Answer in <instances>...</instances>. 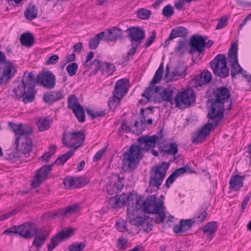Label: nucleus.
<instances>
[{
	"instance_id": "1",
	"label": "nucleus",
	"mask_w": 251,
	"mask_h": 251,
	"mask_svg": "<svg viewBox=\"0 0 251 251\" xmlns=\"http://www.w3.org/2000/svg\"><path fill=\"white\" fill-rule=\"evenodd\" d=\"M157 137L155 135L151 136H141L137 139L139 145L133 144L123 154L122 169L125 172H131L139 164L143 157L142 151H150L156 146Z\"/></svg>"
},
{
	"instance_id": "2",
	"label": "nucleus",
	"mask_w": 251,
	"mask_h": 251,
	"mask_svg": "<svg viewBox=\"0 0 251 251\" xmlns=\"http://www.w3.org/2000/svg\"><path fill=\"white\" fill-rule=\"evenodd\" d=\"M34 74L32 72L25 71L22 80L14 82L12 92L15 98H22L25 103L33 101L35 97L36 91L34 85Z\"/></svg>"
},
{
	"instance_id": "3",
	"label": "nucleus",
	"mask_w": 251,
	"mask_h": 251,
	"mask_svg": "<svg viewBox=\"0 0 251 251\" xmlns=\"http://www.w3.org/2000/svg\"><path fill=\"white\" fill-rule=\"evenodd\" d=\"M215 99L212 100L211 108L208 111V117L215 120V126H217L224 118V103L230 97V92L225 86L217 87L213 93Z\"/></svg>"
},
{
	"instance_id": "4",
	"label": "nucleus",
	"mask_w": 251,
	"mask_h": 251,
	"mask_svg": "<svg viewBox=\"0 0 251 251\" xmlns=\"http://www.w3.org/2000/svg\"><path fill=\"white\" fill-rule=\"evenodd\" d=\"M144 211L148 213L155 214V222L163 223L166 218L165 206L161 201H156L155 195H150L143 202Z\"/></svg>"
},
{
	"instance_id": "5",
	"label": "nucleus",
	"mask_w": 251,
	"mask_h": 251,
	"mask_svg": "<svg viewBox=\"0 0 251 251\" xmlns=\"http://www.w3.org/2000/svg\"><path fill=\"white\" fill-rule=\"evenodd\" d=\"M169 166V163L165 162L153 166L150 172V185L159 188L165 178Z\"/></svg>"
},
{
	"instance_id": "6",
	"label": "nucleus",
	"mask_w": 251,
	"mask_h": 251,
	"mask_svg": "<svg viewBox=\"0 0 251 251\" xmlns=\"http://www.w3.org/2000/svg\"><path fill=\"white\" fill-rule=\"evenodd\" d=\"M210 67L213 73L221 78L229 75V70L227 67V60L225 55L218 54L210 62Z\"/></svg>"
},
{
	"instance_id": "7",
	"label": "nucleus",
	"mask_w": 251,
	"mask_h": 251,
	"mask_svg": "<svg viewBox=\"0 0 251 251\" xmlns=\"http://www.w3.org/2000/svg\"><path fill=\"white\" fill-rule=\"evenodd\" d=\"M85 140V134L82 131L63 133L62 142L64 146L77 150L82 145Z\"/></svg>"
},
{
	"instance_id": "8",
	"label": "nucleus",
	"mask_w": 251,
	"mask_h": 251,
	"mask_svg": "<svg viewBox=\"0 0 251 251\" xmlns=\"http://www.w3.org/2000/svg\"><path fill=\"white\" fill-rule=\"evenodd\" d=\"M195 100V91L192 88L187 89L181 93L178 92L175 96L176 107L181 109L188 107Z\"/></svg>"
},
{
	"instance_id": "9",
	"label": "nucleus",
	"mask_w": 251,
	"mask_h": 251,
	"mask_svg": "<svg viewBox=\"0 0 251 251\" xmlns=\"http://www.w3.org/2000/svg\"><path fill=\"white\" fill-rule=\"evenodd\" d=\"M34 87L36 84H39L47 89H52L56 84L55 75L50 71L42 72L39 73L37 77L34 75Z\"/></svg>"
},
{
	"instance_id": "10",
	"label": "nucleus",
	"mask_w": 251,
	"mask_h": 251,
	"mask_svg": "<svg viewBox=\"0 0 251 251\" xmlns=\"http://www.w3.org/2000/svg\"><path fill=\"white\" fill-rule=\"evenodd\" d=\"M238 48L236 43H233L231 45L228 52V62L229 66L231 67L230 74L232 78L236 77L237 74L243 71V68L238 63Z\"/></svg>"
},
{
	"instance_id": "11",
	"label": "nucleus",
	"mask_w": 251,
	"mask_h": 251,
	"mask_svg": "<svg viewBox=\"0 0 251 251\" xmlns=\"http://www.w3.org/2000/svg\"><path fill=\"white\" fill-rule=\"evenodd\" d=\"M14 145L17 152L24 154L29 153L32 150V141L28 136H18L16 137Z\"/></svg>"
},
{
	"instance_id": "12",
	"label": "nucleus",
	"mask_w": 251,
	"mask_h": 251,
	"mask_svg": "<svg viewBox=\"0 0 251 251\" xmlns=\"http://www.w3.org/2000/svg\"><path fill=\"white\" fill-rule=\"evenodd\" d=\"M53 165L54 164L44 165L36 172V174L31 180V185L32 188H35L39 187L43 181L47 179Z\"/></svg>"
},
{
	"instance_id": "13",
	"label": "nucleus",
	"mask_w": 251,
	"mask_h": 251,
	"mask_svg": "<svg viewBox=\"0 0 251 251\" xmlns=\"http://www.w3.org/2000/svg\"><path fill=\"white\" fill-rule=\"evenodd\" d=\"M162 90V86H156L151 85L147 87L142 94V96L146 99L147 101H154L155 102H160L162 100H158L163 96V93L161 92Z\"/></svg>"
},
{
	"instance_id": "14",
	"label": "nucleus",
	"mask_w": 251,
	"mask_h": 251,
	"mask_svg": "<svg viewBox=\"0 0 251 251\" xmlns=\"http://www.w3.org/2000/svg\"><path fill=\"white\" fill-rule=\"evenodd\" d=\"M73 229L69 228L62 230L53 236L51 239L50 242L48 245V251H52L64 240L70 238L73 235Z\"/></svg>"
},
{
	"instance_id": "15",
	"label": "nucleus",
	"mask_w": 251,
	"mask_h": 251,
	"mask_svg": "<svg viewBox=\"0 0 251 251\" xmlns=\"http://www.w3.org/2000/svg\"><path fill=\"white\" fill-rule=\"evenodd\" d=\"M206 39L199 35H194L190 39V53L194 52H202L205 47Z\"/></svg>"
},
{
	"instance_id": "16",
	"label": "nucleus",
	"mask_w": 251,
	"mask_h": 251,
	"mask_svg": "<svg viewBox=\"0 0 251 251\" xmlns=\"http://www.w3.org/2000/svg\"><path fill=\"white\" fill-rule=\"evenodd\" d=\"M128 37L131 43L141 44L145 37V31L138 26H132L127 28Z\"/></svg>"
},
{
	"instance_id": "17",
	"label": "nucleus",
	"mask_w": 251,
	"mask_h": 251,
	"mask_svg": "<svg viewBox=\"0 0 251 251\" xmlns=\"http://www.w3.org/2000/svg\"><path fill=\"white\" fill-rule=\"evenodd\" d=\"M123 180V177H121L119 174L114 175L112 176V180L107 187V193L112 195L120 192L124 186Z\"/></svg>"
},
{
	"instance_id": "18",
	"label": "nucleus",
	"mask_w": 251,
	"mask_h": 251,
	"mask_svg": "<svg viewBox=\"0 0 251 251\" xmlns=\"http://www.w3.org/2000/svg\"><path fill=\"white\" fill-rule=\"evenodd\" d=\"M213 126L216 127L215 123L213 124L208 123L201 129L198 130L192 137L193 143L198 144L204 141L206 137L210 134Z\"/></svg>"
},
{
	"instance_id": "19",
	"label": "nucleus",
	"mask_w": 251,
	"mask_h": 251,
	"mask_svg": "<svg viewBox=\"0 0 251 251\" xmlns=\"http://www.w3.org/2000/svg\"><path fill=\"white\" fill-rule=\"evenodd\" d=\"M8 126L16 135H19V136H27L33 132L32 127L27 124H16L12 122H9Z\"/></svg>"
},
{
	"instance_id": "20",
	"label": "nucleus",
	"mask_w": 251,
	"mask_h": 251,
	"mask_svg": "<svg viewBox=\"0 0 251 251\" xmlns=\"http://www.w3.org/2000/svg\"><path fill=\"white\" fill-rule=\"evenodd\" d=\"M36 232L37 228L31 223H26L19 226H17V232L21 236L25 239H30L33 237L34 234L32 231Z\"/></svg>"
},
{
	"instance_id": "21",
	"label": "nucleus",
	"mask_w": 251,
	"mask_h": 251,
	"mask_svg": "<svg viewBox=\"0 0 251 251\" xmlns=\"http://www.w3.org/2000/svg\"><path fill=\"white\" fill-rule=\"evenodd\" d=\"M128 81L126 79H121L116 83L112 94L116 95L124 98L128 91Z\"/></svg>"
},
{
	"instance_id": "22",
	"label": "nucleus",
	"mask_w": 251,
	"mask_h": 251,
	"mask_svg": "<svg viewBox=\"0 0 251 251\" xmlns=\"http://www.w3.org/2000/svg\"><path fill=\"white\" fill-rule=\"evenodd\" d=\"M64 97L62 91H50L45 93L43 97L44 101L50 105L59 101Z\"/></svg>"
},
{
	"instance_id": "23",
	"label": "nucleus",
	"mask_w": 251,
	"mask_h": 251,
	"mask_svg": "<svg viewBox=\"0 0 251 251\" xmlns=\"http://www.w3.org/2000/svg\"><path fill=\"white\" fill-rule=\"evenodd\" d=\"M163 93V96L161 98L158 99L159 100L166 101L170 102L172 105L175 104V97L173 99L174 94L176 92L177 90L172 86H169L166 88L162 86V90H161Z\"/></svg>"
},
{
	"instance_id": "24",
	"label": "nucleus",
	"mask_w": 251,
	"mask_h": 251,
	"mask_svg": "<svg viewBox=\"0 0 251 251\" xmlns=\"http://www.w3.org/2000/svg\"><path fill=\"white\" fill-rule=\"evenodd\" d=\"M123 37V31L117 27H113L109 29L107 32H105L104 35V41L106 42L115 41L122 39Z\"/></svg>"
},
{
	"instance_id": "25",
	"label": "nucleus",
	"mask_w": 251,
	"mask_h": 251,
	"mask_svg": "<svg viewBox=\"0 0 251 251\" xmlns=\"http://www.w3.org/2000/svg\"><path fill=\"white\" fill-rule=\"evenodd\" d=\"M212 79L211 73L208 71H204L196 76L194 79L195 87L201 86L209 83Z\"/></svg>"
},
{
	"instance_id": "26",
	"label": "nucleus",
	"mask_w": 251,
	"mask_h": 251,
	"mask_svg": "<svg viewBox=\"0 0 251 251\" xmlns=\"http://www.w3.org/2000/svg\"><path fill=\"white\" fill-rule=\"evenodd\" d=\"M37 230L35 232L36 234L33 242V245L39 249L44 245L49 236V233L45 228L40 229L38 233H37Z\"/></svg>"
},
{
	"instance_id": "27",
	"label": "nucleus",
	"mask_w": 251,
	"mask_h": 251,
	"mask_svg": "<svg viewBox=\"0 0 251 251\" xmlns=\"http://www.w3.org/2000/svg\"><path fill=\"white\" fill-rule=\"evenodd\" d=\"M194 223V219H192L180 220L179 225H176L173 227V230L176 233L184 232L191 229Z\"/></svg>"
},
{
	"instance_id": "28",
	"label": "nucleus",
	"mask_w": 251,
	"mask_h": 251,
	"mask_svg": "<svg viewBox=\"0 0 251 251\" xmlns=\"http://www.w3.org/2000/svg\"><path fill=\"white\" fill-rule=\"evenodd\" d=\"M17 71V65L10 61H7L4 63L2 72L3 75L8 81L14 76Z\"/></svg>"
},
{
	"instance_id": "29",
	"label": "nucleus",
	"mask_w": 251,
	"mask_h": 251,
	"mask_svg": "<svg viewBox=\"0 0 251 251\" xmlns=\"http://www.w3.org/2000/svg\"><path fill=\"white\" fill-rule=\"evenodd\" d=\"M218 228L217 223L215 221H212L207 223L203 227L202 230L203 233L207 234V239L211 240L213 238Z\"/></svg>"
},
{
	"instance_id": "30",
	"label": "nucleus",
	"mask_w": 251,
	"mask_h": 251,
	"mask_svg": "<svg viewBox=\"0 0 251 251\" xmlns=\"http://www.w3.org/2000/svg\"><path fill=\"white\" fill-rule=\"evenodd\" d=\"M138 222L137 225L134 226L137 227L142 226L144 231L148 233L152 230V219L149 216L143 214L142 217L140 219L139 218Z\"/></svg>"
},
{
	"instance_id": "31",
	"label": "nucleus",
	"mask_w": 251,
	"mask_h": 251,
	"mask_svg": "<svg viewBox=\"0 0 251 251\" xmlns=\"http://www.w3.org/2000/svg\"><path fill=\"white\" fill-rule=\"evenodd\" d=\"M245 177V176H240L238 175L232 176L229 181L231 189L236 191L239 190L243 185Z\"/></svg>"
},
{
	"instance_id": "32",
	"label": "nucleus",
	"mask_w": 251,
	"mask_h": 251,
	"mask_svg": "<svg viewBox=\"0 0 251 251\" xmlns=\"http://www.w3.org/2000/svg\"><path fill=\"white\" fill-rule=\"evenodd\" d=\"M138 210L134 208L132 206L128 205L127 208V216L129 220V222L131 225H137L138 221L142 217V215H139L138 214Z\"/></svg>"
},
{
	"instance_id": "33",
	"label": "nucleus",
	"mask_w": 251,
	"mask_h": 251,
	"mask_svg": "<svg viewBox=\"0 0 251 251\" xmlns=\"http://www.w3.org/2000/svg\"><path fill=\"white\" fill-rule=\"evenodd\" d=\"M20 42L22 45L26 47H30L34 43V38L31 33H25L20 37Z\"/></svg>"
},
{
	"instance_id": "34",
	"label": "nucleus",
	"mask_w": 251,
	"mask_h": 251,
	"mask_svg": "<svg viewBox=\"0 0 251 251\" xmlns=\"http://www.w3.org/2000/svg\"><path fill=\"white\" fill-rule=\"evenodd\" d=\"M105 32L102 31L96 35L91 38L89 42V48L92 50L96 49L99 46L100 41L102 39L104 40V35Z\"/></svg>"
},
{
	"instance_id": "35",
	"label": "nucleus",
	"mask_w": 251,
	"mask_h": 251,
	"mask_svg": "<svg viewBox=\"0 0 251 251\" xmlns=\"http://www.w3.org/2000/svg\"><path fill=\"white\" fill-rule=\"evenodd\" d=\"M187 34V28L183 26H178L172 30L170 34V39H174L178 37H185Z\"/></svg>"
},
{
	"instance_id": "36",
	"label": "nucleus",
	"mask_w": 251,
	"mask_h": 251,
	"mask_svg": "<svg viewBox=\"0 0 251 251\" xmlns=\"http://www.w3.org/2000/svg\"><path fill=\"white\" fill-rule=\"evenodd\" d=\"M187 70V67L184 63L178 64L173 72V77H184L186 75Z\"/></svg>"
},
{
	"instance_id": "37",
	"label": "nucleus",
	"mask_w": 251,
	"mask_h": 251,
	"mask_svg": "<svg viewBox=\"0 0 251 251\" xmlns=\"http://www.w3.org/2000/svg\"><path fill=\"white\" fill-rule=\"evenodd\" d=\"M116 70V67L113 63L104 62L102 64L101 73L105 75H111Z\"/></svg>"
},
{
	"instance_id": "38",
	"label": "nucleus",
	"mask_w": 251,
	"mask_h": 251,
	"mask_svg": "<svg viewBox=\"0 0 251 251\" xmlns=\"http://www.w3.org/2000/svg\"><path fill=\"white\" fill-rule=\"evenodd\" d=\"M75 153L74 150H70L65 153L59 156L54 162V165H63L69 159H70Z\"/></svg>"
},
{
	"instance_id": "39",
	"label": "nucleus",
	"mask_w": 251,
	"mask_h": 251,
	"mask_svg": "<svg viewBox=\"0 0 251 251\" xmlns=\"http://www.w3.org/2000/svg\"><path fill=\"white\" fill-rule=\"evenodd\" d=\"M38 10L34 5H29L25 11V16L26 19L32 20L37 17Z\"/></svg>"
},
{
	"instance_id": "40",
	"label": "nucleus",
	"mask_w": 251,
	"mask_h": 251,
	"mask_svg": "<svg viewBox=\"0 0 251 251\" xmlns=\"http://www.w3.org/2000/svg\"><path fill=\"white\" fill-rule=\"evenodd\" d=\"M163 72L164 65L163 63H162L160 64L159 68L156 70L152 80L150 82V85H154L155 84L160 82L162 78Z\"/></svg>"
},
{
	"instance_id": "41",
	"label": "nucleus",
	"mask_w": 251,
	"mask_h": 251,
	"mask_svg": "<svg viewBox=\"0 0 251 251\" xmlns=\"http://www.w3.org/2000/svg\"><path fill=\"white\" fill-rule=\"evenodd\" d=\"M123 99L116 95L113 94L108 100V106L110 109L112 111H114L117 107L120 106Z\"/></svg>"
},
{
	"instance_id": "42",
	"label": "nucleus",
	"mask_w": 251,
	"mask_h": 251,
	"mask_svg": "<svg viewBox=\"0 0 251 251\" xmlns=\"http://www.w3.org/2000/svg\"><path fill=\"white\" fill-rule=\"evenodd\" d=\"M117 196L122 205H125L126 202L128 205L134 203V196L133 194L127 195L126 194L123 193L121 195H117Z\"/></svg>"
},
{
	"instance_id": "43",
	"label": "nucleus",
	"mask_w": 251,
	"mask_h": 251,
	"mask_svg": "<svg viewBox=\"0 0 251 251\" xmlns=\"http://www.w3.org/2000/svg\"><path fill=\"white\" fill-rule=\"evenodd\" d=\"M51 124V121L48 117L44 118L43 120L40 119L36 123L38 128L40 131L48 129Z\"/></svg>"
},
{
	"instance_id": "44",
	"label": "nucleus",
	"mask_w": 251,
	"mask_h": 251,
	"mask_svg": "<svg viewBox=\"0 0 251 251\" xmlns=\"http://www.w3.org/2000/svg\"><path fill=\"white\" fill-rule=\"evenodd\" d=\"M162 151L169 155H175L178 152V145L176 143L170 142L168 145L164 147Z\"/></svg>"
},
{
	"instance_id": "45",
	"label": "nucleus",
	"mask_w": 251,
	"mask_h": 251,
	"mask_svg": "<svg viewBox=\"0 0 251 251\" xmlns=\"http://www.w3.org/2000/svg\"><path fill=\"white\" fill-rule=\"evenodd\" d=\"M77 120L81 123L84 122L85 120V110L83 106H78L76 108L73 110Z\"/></svg>"
},
{
	"instance_id": "46",
	"label": "nucleus",
	"mask_w": 251,
	"mask_h": 251,
	"mask_svg": "<svg viewBox=\"0 0 251 251\" xmlns=\"http://www.w3.org/2000/svg\"><path fill=\"white\" fill-rule=\"evenodd\" d=\"M207 215L206 211L201 209L196 214L192 219H194V223H201L206 219Z\"/></svg>"
},
{
	"instance_id": "47",
	"label": "nucleus",
	"mask_w": 251,
	"mask_h": 251,
	"mask_svg": "<svg viewBox=\"0 0 251 251\" xmlns=\"http://www.w3.org/2000/svg\"><path fill=\"white\" fill-rule=\"evenodd\" d=\"M68 105L69 109L72 111L76 108L78 106H80L76 97L75 95H71L68 100Z\"/></svg>"
},
{
	"instance_id": "48",
	"label": "nucleus",
	"mask_w": 251,
	"mask_h": 251,
	"mask_svg": "<svg viewBox=\"0 0 251 251\" xmlns=\"http://www.w3.org/2000/svg\"><path fill=\"white\" fill-rule=\"evenodd\" d=\"M151 11L146 8H141L137 11V17L141 19L148 20L151 15Z\"/></svg>"
},
{
	"instance_id": "49",
	"label": "nucleus",
	"mask_w": 251,
	"mask_h": 251,
	"mask_svg": "<svg viewBox=\"0 0 251 251\" xmlns=\"http://www.w3.org/2000/svg\"><path fill=\"white\" fill-rule=\"evenodd\" d=\"M108 204L111 208L116 209L121 207L122 205L118 199L117 196L111 197L108 201Z\"/></svg>"
},
{
	"instance_id": "50",
	"label": "nucleus",
	"mask_w": 251,
	"mask_h": 251,
	"mask_svg": "<svg viewBox=\"0 0 251 251\" xmlns=\"http://www.w3.org/2000/svg\"><path fill=\"white\" fill-rule=\"evenodd\" d=\"M174 8L170 4L165 6L163 9L162 14L165 17L170 18L174 14Z\"/></svg>"
},
{
	"instance_id": "51",
	"label": "nucleus",
	"mask_w": 251,
	"mask_h": 251,
	"mask_svg": "<svg viewBox=\"0 0 251 251\" xmlns=\"http://www.w3.org/2000/svg\"><path fill=\"white\" fill-rule=\"evenodd\" d=\"M78 68V65L76 63H72L69 64L66 67V70L69 75L72 76L75 75Z\"/></svg>"
},
{
	"instance_id": "52",
	"label": "nucleus",
	"mask_w": 251,
	"mask_h": 251,
	"mask_svg": "<svg viewBox=\"0 0 251 251\" xmlns=\"http://www.w3.org/2000/svg\"><path fill=\"white\" fill-rule=\"evenodd\" d=\"M140 46V44H136V43H131V48L129 50L127 53V55L125 58V61H127L129 60V57L132 56L135 54L136 52L137 49Z\"/></svg>"
},
{
	"instance_id": "53",
	"label": "nucleus",
	"mask_w": 251,
	"mask_h": 251,
	"mask_svg": "<svg viewBox=\"0 0 251 251\" xmlns=\"http://www.w3.org/2000/svg\"><path fill=\"white\" fill-rule=\"evenodd\" d=\"M86 247V244L83 242L72 244L69 247V251H82Z\"/></svg>"
},
{
	"instance_id": "54",
	"label": "nucleus",
	"mask_w": 251,
	"mask_h": 251,
	"mask_svg": "<svg viewBox=\"0 0 251 251\" xmlns=\"http://www.w3.org/2000/svg\"><path fill=\"white\" fill-rule=\"evenodd\" d=\"M192 171L191 169L187 166H185L184 167H181L177 169H176L175 171H174L173 173L175 174V175L176 178L180 176V175L184 174L185 173H192Z\"/></svg>"
},
{
	"instance_id": "55",
	"label": "nucleus",
	"mask_w": 251,
	"mask_h": 251,
	"mask_svg": "<svg viewBox=\"0 0 251 251\" xmlns=\"http://www.w3.org/2000/svg\"><path fill=\"white\" fill-rule=\"evenodd\" d=\"M103 62L98 59H94L91 63V66L95 71V73L98 71H101Z\"/></svg>"
},
{
	"instance_id": "56",
	"label": "nucleus",
	"mask_w": 251,
	"mask_h": 251,
	"mask_svg": "<svg viewBox=\"0 0 251 251\" xmlns=\"http://www.w3.org/2000/svg\"><path fill=\"white\" fill-rule=\"evenodd\" d=\"M21 156L18 154V152H11L5 153V158L12 162H17L20 160Z\"/></svg>"
},
{
	"instance_id": "57",
	"label": "nucleus",
	"mask_w": 251,
	"mask_h": 251,
	"mask_svg": "<svg viewBox=\"0 0 251 251\" xmlns=\"http://www.w3.org/2000/svg\"><path fill=\"white\" fill-rule=\"evenodd\" d=\"M78 179L75 180L73 178L67 176L64 178L63 181V184L65 187L67 188H70L73 186H75V182Z\"/></svg>"
},
{
	"instance_id": "58",
	"label": "nucleus",
	"mask_w": 251,
	"mask_h": 251,
	"mask_svg": "<svg viewBox=\"0 0 251 251\" xmlns=\"http://www.w3.org/2000/svg\"><path fill=\"white\" fill-rule=\"evenodd\" d=\"M80 208L79 204H75L65 208V213L67 215L76 212Z\"/></svg>"
},
{
	"instance_id": "59",
	"label": "nucleus",
	"mask_w": 251,
	"mask_h": 251,
	"mask_svg": "<svg viewBox=\"0 0 251 251\" xmlns=\"http://www.w3.org/2000/svg\"><path fill=\"white\" fill-rule=\"evenodd\" d=\"M228 19V18L227 16H223L219 21L218 24L216 26V29H221L225 27L227 24Z\"/></svg>"
},
{
	"instance_id": "60",
	"label": "nucleus",
	"mask_w": 251,
	"mask_h": 251,
	"mask_svg": "<svg viewBox=\"0 0 251 251\" xmlns=\"http://www.w3.org/2000/svg\"><path fill=\"white\" fill-rule=\"evenodd\" d=\"M126 225L127 223L123 220L117 222L116 224L117 229L121 232L127 230Z\"/></svg>"
},
{
	"instance_id": "61",
	"label": "nucleus",
	"mask_w": 251,
	"mask_h": 251,
	"mask_svg": "<svg viewBox=\"0 0 251 251\" xmlns=\"http://www.w3.org/2000/svg\"><path fill=\"white\" fill-rule=\"evenodd\" d=\"M67 215L65 213V209H60L50 214V217L53 218L54 217L57 216L58 217L64 218Z\"/></svg>"
},
{
	"instance_id": "62",
	"label": "nucleus",
	"mask_w": 251,
	"mask_h": 251,
	"mask_svg": "<svg viewBox=\"0 0 251 251\" xmlns=\"http://www.w3.org/2000/svg\"><path fill=\"white\" fill-rule=\"evenodd\" d=\"M106 151V148L104 147L99 151L93 157V161L96 162L100 160Z\"/></svg>"
},
{
	"instance_id": "63",
	"label": "nucleus",
	"mask_w": 251,
	"mask_h": 251,
	"mask_svg": "<svg viewBox=\"0 0 251 251\" xmlns=\"http://www.w3.org/2000/svg\"><path fill=\"white\" fill-rule=\"evenodd\" d=\"M59 57L57 55L54 54L50 56L46 61V65L55 64L58 61Z\"/></svg>"
},
{
	"instance_id": "64",
	"label": "nucleus",
	"mask_w": 251,
	"mask_h": 251,
	"mask_svg": "<svg viewBox=\"0 0 251 251\" xmlns=\"http://www.w3.org/2000/svg\"><path fill=\"white\" fill-rule=\"evenodd\" d=\"M186 44V41L184 40H181L178 41L177 46L176 47V50L178 52L183 53L184 51V49L185 47Z\"/></svg>"
}]
</instances>
